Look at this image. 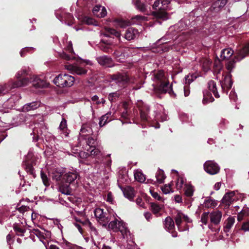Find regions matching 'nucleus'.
<instances>
[{"label":"nucleus","mask_w":249,"mask_h":249,"mask_svg":"<svg viewBox=\"0 0 249 249\" xmlns=\"http://www.w3.org/2000/svg\"><path fill=\"white\" fill-rule=\"evenodd\" d=\"M62 247L65 249H73L74 247H75V246L72 245V244H71V243L67 241H64L62 243Z\"/></svg>","instance_id":"4d7b16f0"},{"label":"nucleus","mask_w":249,"mask_h":249,"mask_svg":"<svg viewBox=\"0 0 249 249\" xmlns=\"http://www.w3.org/2000/svg\"><path fill=\"white\" fill-rule=\"evenodd\" d=\"M236 199L235 193L233 191L226 193L222 199V202L227 206H230Z\"/></svg>","instance_id":"ddd939ff"},{"label":"nucleus","mask_w":249,"mask_h":249,"mask_svg":"<svg viewBox=\"0 0 249 249\" xmlns=\"http://www.w3.org/2000/svg\"><path fill=\"white\" fill-rule=\"evenodd\" d=\"M39 106V103L34 102L25 104L23 107V109L24 111H29L37 108Z\"/></svg>","instance_id":"c85d7f7f"},{"label":"nucleus","mask_w":249,"mask_h":249,"mask_svg":"<svg viewBox=\"0 0 249 249\" xmlns=\"http://www.w3.org/2000/svg\"><path fill=\"white\" fill-rule=\"evenodd\" d=\"M64 50L69 53H74L72 42L71 41L66 42V47H65Z\"/></svg>","instance_id":"49530a36"},{"label":"nucleus","mask_w":249,"mask_h":249,"mask_svg":"<svg viewBox=\"0 0 249 249\" xmlns=\"http://www.w3.org/2000/svg\"><path fill=\"white\" fill-rule=\"evenodd\" d=\"M171 0H161L155 1L153 5V8L156 11L152 12V15L156 18L163 20H167L169 18L170 15L167 11L170 9L169 4Z\"/></svg>","instance_id":"f03ea898"},{"label":"nucleus","mask_w":249,"mask_h":249,"mask_svg":"<svg viewBox=\"0 0 249 249\" xmlns=\"http://www.w3.org/2000/svg\"><path fill=\"white\" fill-rule=\"evenodd\" d=\"M171 186V184H165L163 186L161 187V189L164 194H168L173 192Z\"/></svg>","instance_id":"79ce46f5"},{"label":"nucleus","mask_w":249,"mask_h":249,"mask_svg":"<svg viewBox=\"0 0 249 249\" xmlns=\"http://www.w3.org/2000/svg\"><path fill=\"white\" fill-rule=\"evenodd\" d=\"M30 69L29 68H25L19 71L16 74V77L18 79H21L22 77L29 75Z\"/></svg>","instance_id":"72a5a7b5"},{"label":"nucleus","mask_w":249,"mask_h":249,"mask_svg":"<svg viewBox=\"0 0 249 249\" xmlns=\"http://www.w3.org/2000/svg\"><path fill=\"white\" fill-rule=\"evenodd\" d=\"M133 3L136 6V8L142 12H144L146 10V6L140 2L139 0H133Z\"/></svg>","instance_id":"ea45409f"},{"label":"nucleus","mask_w":249,"mask_h":249,"mask_svg":"<svg viewBox=\"0 0 249 249\" xmlns=\"http://www.w3.org/2000/svg\"><path fill=\"white\" fill-rule=\"evenodd\" d=\"M229 97L231 100L234 102L236 101L237 100V95L235 92L232 90L231 91L230 94L229 95Z\"/></svg>","instance_id":"680f3d73"},{"label":"nucleus","mask_w":249,"mask_h":249,"mask_svg":"<svg viewBox=\"0 0 249 249\" xmlns=\"http://www.w3.org/2000/svg\"><path fill=\"white\" fill-rule=\"evenodd\" d=\"M29 79L33 83V86L36 88H46L49 86V83L36 76H33Z\"/></svg>","instance_id":"9d476101"},{"label":"nucleus","mask_w":249,"mask_h":249,"mask_svg":"<svg viewBox=\"0 0 249 249\" xmlns=\"http://www.w3.org/2000/svg\"><path fill=\"white\" fill-rule=\"evenodd\" d=\"M106 200L107 201L110 203H113V196H112V195L111 194V193H108L107 194V198H106Z\"/></svg>","instance_id":"338daca9"},{"label":"nucleus","mask_w":249,"mask_h":249,"mask_svg":"<svg viewBox=\"0 0 249 249\" xmlns=\"http://www.w3.org/2000/svg\"><path fill=\"white\" fill-rule=\"evenodd\" d=\"M186 184H184V181L183 178L181 177H178V178L177 179L176 182V187L178 190H180L183 188V186L186 187ZM184 194H187V189L185 187L184 188Z\"/></svg>","instance_id":"c9c22d12"},{"label":"nucleus","mask_w":249,"mask_h":249,"mask_svg":"<svg viewBox=\"0 0 249 249\" xmlns=\"http://www.w3.org/2000/svg\"><path fill=\"white\" fill-rule=\"evenodd\" d=\"M195 191V188L191 184L188 183V197L192 196Z\"/></svg>","instance_id":"603ef678"},{"label":"nucleus","mask_w":249,"mask_h":249,"mask_svg":"<svg viewBox=\"0 0 249 249\" xmlns=\"http://www.w3.org/2000/svg\"><path fill=\"white\" fill-rule=\"evenodd\" d=\"M119 96V94L117 92L110 93L108 95V99L111 102H113L114 99L118 98Z\"/></svg>","instance_id":"6e6d98bb"},{"label":"nucleus","mask_w":249,"mask_h":249,"mask_svg":"<svg viewBox=\"0 0 249 249\" xmlns=\"http://www.w3.org/2000/svg\"><path fill=\"white\" fill-rule=\"evenodd\" d=\"M95 143V141L93 138H88L87 144L91 149L90 156H97L98 155L97 150L94 147Z\"/></svg>","instance_id":"393cba45"},{"label":"nucleus","mask_w":249,"mask_h":249,"mask_svg":"<svg viewBox=\"0 0 249 249\" xmlns=\"http://www.w3.org/2000/svg\"><path fill=\"white\" fill-rule=\"evenodd\" d=\"M92 12L95 16L99 18H103L107 14L106 8L100 5L95 6L93 9Z\"/></svg>","instance_id":"f3484780"},{"label":"nucleus","mask_w":249,"mask_h":249,"mask_svg":"<svg viewBox=\"0 0 249 249\" xmlns=\"http://www.w3.org/2000/svg\"><path fill=\"white\" fill-rule=\"evenodd\" d=\"M242 230L245 231H249V222H247L244 223L242 227Z\"/></svg>","instance_id":"69168bd1"},{"label":"nucleus","mask_w":249,"mask_h":249,"mask_svg":"<svg viewBox=\"0 0 249 249\" xmlns=\"http://www.w3.org/2000/svg\"><path fill=\"white\" fill-rule=\"evenodd\" d=\"M94 213L98 221L103 226H106L110 220L109 214L107 213L104 212L103 209L101 208H96Z\"/></svg>","instance_id":"423d86ee"},{"label":"nucleus","mask_w":249,"mask_h":249,"mask_svg":"<svg viewBox=\"0 0 249 249\" xmlns=\"http://www.w3.org/2000/svg\"><path fill=\"white\" fill-rule=\"evenodd\" d=\"M60 55L62 58H63L66 60H70L71 59H74L75 58V57L73 55H70L67 54L64 52H62V53H60Z\"/></svg>","instance_id":"8fccbe9b"},{"label":"nucleus","mask_w":249,"mask_h":249,"mask_svg":"<svg viewBox=\"0 0 249 249\" xmlns=\"http://www.w3.org/2000/svg\"><path fill=\"white\" fill-rule=\"evenodd\" d=\"M205 205L208 208H213L217 205L216 201L214 199H209L205 201Z\"/></svg>","instance_id":"37998d69"},{"label":"nucleus","mask_w":249,"mask_h":249,"mask_svg":"<svg viewBox=\"0 0 249 249\" xmlns=\"http://www.w3.org/2000/svg\"><path fill=\"white\" fill-rule=\"evenodd\" d=\"M111 120V112H108L107 113L103 115L99 120V125L100 127H103L107 123Z\"/></svg>","instance_id":"5701e85b"},{"label":"nucleus","mask_w":249,"mask_h":249,"mask_svg":"<svg viewBox=\"0 0 249 249\" xmlns=\"http://www.w3.org/2000/svg\"><path fill=\"white\" fill-rule=\"evenodd\" d=\"M140 110L141 119L143 121H147L148 120L147 114L143 111L142 109H141Z\"/></svg>","instance_id":"e2e57ef3"},{"label":"nucleus","mask_w":249,"mask_h":249,"mask_svg":"<svg viewBox=\"0 0 249 249\" xmlns=\"http://www.w3.org/2000/svg\"><path fill=\"white\" fill-rule=\"evenodd\" d=\"M231 74L230 73L227 74L224 77V79L221 81V86L222 88H226L228 89H230L232 85V82L231 79Z\"/></svg>","instance_id":"4be33fe9"},{"label":"nucleus","mask_w":249,"mask_h":249,"mask_svg":"<svg viewBox=\"0 0 249 249\" xmlns=\"http://www.w3.org/2000/svg\"><path fill=\"white\" fill-rule=\"evenodd\" d=\"M75 81L74 77L67 74H60L53 80V83L60 88L71 87Z\"/></svg>","instance_id":"20e7f679"},{"label":"nucleus","mask_w":249,"mask_h":249,"mask_svg":"<svg viewBox=\"0 0 249 249\" xmlns=\"http://www.w3.org/2000/svg\"><path fill=\"white\" fill-rule=\"evenodd\" d=\"M222 213L219 211H215L210 213V218L211 223L214 225L218 224L221 220Z\"/></svg>","instance_id":"2eb2a0df"},{"label":"nucleus","mask_w":249,"mask_h":249,"mask_svg":"<svg viewBox=\"0 0 249 249\" xmlns=\"http://www.w3.org/2000/svg\"><path fill=\"white\" fill-rule=\"evenodd\" d=\"M163 207V205H160L157 203H151V209L154 214L158 213Z\"/></svg>","instance_id":"e433bc0d"},{"label":"nucleus","mask_w":249,"mask_h":249,"mask_svg":"<svg viewBox=\"0 0 249 249\" xmlns=\"http://www.w3.org/2000/svg\"><path fill=\"white\" fill-rule=\"evenodd\" d=\"M198 76V74L193 73L192 74H190V75H188V83H190L193 82L195 79H196L197 77Z\"/></svg>","instance_id":"13d9d810"},{"label":"nucleus","mask_w":249,"mask_h":249,"mask_svg":"<svg viewBox=\"0 0 249 249\" xmlns=\"http://www.w3.org/2000/svg\"><path fill=\"white\" fill-rule=\"evenodd\" d=\"M65 69L71 71L73 74L82 75L86 74L87 72V70L77 65H65Z\"/></svg>","instance_id":"6e6552de"},{"label":"nucleus","mask_w":249,"mask_h":249,"mask_svg":"<svg viewBox=\"0 0 249 249\" xmlns=\"http://www.w3.org/2000/svg\"><path fill=\"white\" fill-rule=\"evenodd\" d=\"M135 179L139 182H143L145 180V176L140 170H136L134 172Z\"/></svg>","instance_id":"2f4dec72"},{"label":"nucleus","mask_w":249,"mask_h":249,"mask_svg":"<svg viewBox=\"0 0 249 249\" xmlns=\"http://www.w3.org/2000/svg\"><path fill=\"white\" fill-rule=\"evenodd\" d=\"M248 54H249V44H247L241 50H239L235 56V59L233 61H230L226 64L227 69L231 72L232 69L234 67L235 63L236 61H239L243 59Z\"/></svg>","instance_id":"39448f33"},{"label":"nucleus","mask_w":249,"mask_h":249,"mask_svg":"<svg viewBox=\"0 0 249 249\" xmlns=\"http://www.w3.org/2000/svg\"><path fill=\"white\" fill-rule=\"evenodd\" d=\"M169 88V83L162 82L160 84L159 89L162 92H166L168 91Z\"/></svg>","instance_id":"a18cd8bd"},{"label":"nucleus","mask_w":249,"mask_h":249,"mask_svg":"<svg viewBox=\"0 0 249 249\" xmlns=\"http://www.w3.org/2000/svg\"><path fill=\"white\" fill-rule=\"evenodd\" d=\"M156 178L157 183L161 184L164 181L166 176L164 173V171L161 169H158L156 174Z\"/></svg>","instance_id":"7c9ffc66"},{"label":"nucleus","mask_w":249,"mask_h":249,"mask_svg":"<svg viewBox=\"0 0 249 249\" xmlns=\"http://www.w3.org/2000/svg\"><path fill=\"white\" fill-rule=\"evenodd\" d=\"M92 249H110L108 246H107L104 244L101 245L100 241L98 243H97L96 246H92Z\"/></svg>","instance_id":"09e8293b"},{"label":"nucleus","mask_w":249,"mask_h":249,"mask_svg":"<svg viewBox=\"0 0 249 249\" xmlns=\"http://www.w3.org/2000/svg\"><path fill=\"white\" fill-rule=\"evenodd\" d=\"M86 132H88V134H90L92 133V130L90 127L87 126V125H83L81 129V133H84Z\"/></svg>","instance_id":"5fc2aeb1"},{"label":"nucleus","mask_w":249,"mask_h":249,"mask_svg":"<svg viewBox=\"0 0 249 249\" xmlns=\"http://www.w3.org/2000/svg\"><path fill=\"white\" fill-rule=\"evenodd\" d=\"M38 236L40 239V241L45 245V243L42 240L46 238H50L51 237V233L49 231L40 232L37 233Z\"/></svg>","instance_id":"4c0bfd02"},{"label":"nucleus","mask_w":249,"mask_h":249,"mask_svg":"<svg viewBox=\"0 0 249 249\" xmlns=\"http://www.w3.org/2000/svg\"><path fill=\"white\" fill-rule=\"evenodd\" d=\"M108 32L115 36H116L117 38H118L119 40H120V36H121V34L119 32L116 31L115 29H110L109 28L108 29Z\"/></svg>","instance_id":"864d4df0"},{"label":"nucleus","mask_w":249,"mask_h":249,"mask_svg":"<svg viewBox=\"0 0 249 249\" xmlns=\"http://www.w3.org/2000/svg\"><path fill=\"white\" fill-rule=\"evenodd\" d=\"M165 228L169 232L172 233V235L173 237L177 236L176 232H172V231L175 228V224L173 220L170 217H167L164 221Z\"/></svg>","instance_id":"4468645a"},{"label":"nucleus","mask_w":249,"mask_h":249,"mask_svg":"<svg viewBox=\"0 0 249 249\" xmlns=\"http://www.w3.org/2000/svg\"><path fill=\"white\" fill-rule=\"evenodd\" d=\"M144 216L145 219L148 221H150L152 217L151 213L149 212L144 213Z\"/></svg>","instance_id":"774afa93"},{"label":"nucleus","mask_w":249,"mask_h":249,"mask_svg":"<svg viewBox=\"0 0 249 249\" xmlns=\"http://www.w3.org/2000/svg\"><path fill=\"white\" fill-rule=\"evenodd\" d=\"M11 90L10 86L8 84L0 85V94H5Z\"/></svg>","instance_id":"a19ab883"},{"label":"nucleus","mask_w":249,"mask_h":249,"mask_svg":"<svg viewBox=\"0 0 249 249\" xmlns=\"http://www.w3.org/2000/svg\"><path fill=\"white\" fill-rule=\"evenodd\" d=\"M233 53L234 51L231 48H226L221 51L220 57L222 60L229 59L233 55Z\"/></svg>","instance_id":"a878e982"},{"label":"nucleus","mask_w":249,"mask_h":249,"mask_svg":"<svg viewBox=\"0 0 249 249\" xmlns=\"http://www.w3.org/2000/svg\"><path fill=\"white\" fill-rule=\"evenodd\" d=\"M24 163L25 169L28 173L33 175L34 173L33 166L36 164L33 157H26Z\"/></svg>","instance_id":"f8f14e48"},{"label":"nucleus","mask_w":249,"mask_h":249,"mask_svg":"<svg viewBox=\"0 0 249 249\" xmlns=\"http://www.w3.org/2000/svg\"><path fill=\"white\" fill-rule=\"evenodd\" d=\"M187 217L185 215L180 212H178L175 218V221L178 229L180 228L182 223H185L186 224Z\"/></svg>","instance_id":"aec40b11"},{"label":"nucleus","mask_w":249,"mask_h":249,"mask_svg":"<svg viewBox=\"0 0 249 249\" xmlns=\"http://www.w3.org/2000/svg\"><path fill=\"white\" fill-rule=\"evenodd\" d=\"M214 100L212 96V94L209 91H204L203 92V104H207L208 103L212 102Z\"/></svg>","instance_id":"f704fd0d"},{"label":"nucleus","mask_w":249,"mask_h":249,"mask_svg":"<svg viewBox=\"0 0 249 249\" xmlns=\"http://www.w3.org/2000/svg\"><path fill=\"white\" fill-rule=\"evenodd\" d=\"M58 129L63 132L66 137H68L69 134V131L67 128V123L66 120L63 118L59 124Z\"/></svg>","instance_id":"bb28decb"},{"label":"nucleus","mask_w":249,"mask_h":249,"mask_svg":"<svg viewBox=\"0 0 249 249\" xmlns=\"http://www.w3.org/2000/svg\"><path fill=\"white\" fill-rule=\"evenodd\" d=\"M208 85L209 90L213 93L216 98H219V95L218 94L217 91V88L215 82L211 80L208 82Z\"/></svg>","instance_id":"cd10ccee"},{"label":"nucleus","mask_w":249,"mask_h":249,"mask_svg":"<svg viewBox=\"0 0 249 249\" xmlns=\"http://www.w3.org/2000/svg\"><path fill=\"white\" fill-rule=\"evenodd\" d=\"M209 215V213H204L202 214L201 220L203 224L206 225L207 223L208 218L210 217Z\"/></svg>","instance_id":"3c124183"},{"label":"nucleus","mask_w":249,"mask_h":249,"mask_svg":"<svg viewBox=\"0 0 249 249\" xmlns=\"http://www.w3.org/2000/svg\"><path fill=\"white\" fill-rule=\"evenodd\" d=\"M18 209L20 213H24L25 212L28 211L30 209L29 207L22 205L19 207Z\"/></svg>","instance_id":"052dcab7"},{"label":"nucleus","mask_w":249,"mask_h":249,"mask_svg":"<svg viewBox=\"0 0 249 249\" xmlns=\"http://www.w3.org/2000/svg\"><path fill=\"white\" fill-rule=\"evenodd\" d=\"M204 169L208 174L213 175L217 174L220 170L218 165L213 161H207L204 164Z\"/></svg>","instance_id":"0eeeda50"},{"label":"nucleus","mask_w":249,"mask_h":249,"mask_svg":"<svg viewBox=\"0 0 249 249\" xmlns=\"http://www.w3.org/2000/svg\"><path fill=\"white\" fill-rule=\"evenodd\" d=\"M14 229L16 234L18 236H23L24 232H25V230L19 227L18 225H14Z\"/></svg>","instance_id":"c03bdc74"},{"label":"nucleus","mask_w":249,"mask_h":249,"mask_svg":"<svg viewBox=\"0 0 249 249\" xmlns=\"http://www.w3.org/2000/svg\"><path fill=\"white\" fill-rule=\"evenodd\" d=\"M114 54L115 56H121L122 55L124 56V53L122 51V49H120L119 50H116L114 52Z\"/></svg>","instance_id":"0e129e2a"},{"label":"nucleus","mask_w":249,"mask_h":249,"mask_svg":"<svg viewBox=\"0 0 249 249\" xmlns=\"http://www.w3.org/2000/svg\"><path fill=\"white\" fill-rule=\"evenodd\" d=\"M235 222V218L233 216L229 217L224 222V231L228 232L232 228Z\"/></svg>","instance_id":"412c9836"},{"label":"nucleus","mask_w":249,"mask_h":249,"mask_svg":"<svg viewBox=\"0 0 249 249\" xmlns=\"http://www.w3.org/2000/svg\"><path fill=\"white\" fill-rule=\"evenodd\" d=\"M97 60L101 65L109 67L111 63V59L106 55L97 58Z\"/></svg>","instance_id":"b1692460"},{"label":"nucleus","mask_w":249,"mask_h":249,"mask_svg":"<svg viewBox=\"0 0 249 249\" xmlns=\"http://www.w3.org/2000/svg\"><path fill=\"white\" fill-rule=\"evenodd\" d=\"M18 79V80L15 82L10 81L8 83L10 86L11 89L14 88H18L26 86L31 83V81L29 78H23L22 79Z\"/></svg>","instance_id":"1a4fd4ad"},{"label":"nucleus","mask_w":249,"mask_h":249,"mask_svg":"<svg viewBox=\"0 0 249 249\" xmlns=\"http://www.w3.org/2000/svg\"><path fill=\"white\" fill-rule=\"evenodd\" d=\"M113 22L115 26L120 28H125L131 24L130 21L123 19H115Z\"/></svg>","instance_id":"c756f323"},{"label":"nucleus","mask_w":249,"mask_h":249,"mask_svg":"<svg viewBox=\"0 0 249 249\" xmlns=\"http://www.w3.org/2000/svg\"><path fill=\"white\" fill-rule=\"evenodd\" d=\"M108 228L113 231H120L122 238L127 241L130 237V232L128 229L125 223L122 221L116 219L111 221L108 225Z\"/></svg>","instance_id":"7ed1b4c3"},{"label":"nucleus","mask_w":249,"mask_h":249,"mask_svg":"<svg viewBox=\"0 0 249 249\" xmlns=\"http://www.w3.org/2000/svg\"><path fill=\"white\" fill-rule=\"evenodd\" d=\"M56 16L57 18L61 21H71V19L73 18V17L71 14H66L64 15H59V11H57L56 12Z\"/></svg>","instance_id":"473e14b6"},{"label":"nucleus","mask_w":249,"mask_h":249,"mask_svg":"<svg viewBox=\"0 0 249 249\" xmlns=\"http://www.w3.org/2000/svg\"><path fill=\"white\" fill-rule=\"evenodd\" d=\"M214 73H219L220 72L222 65L219 60H216L214 63Z\"/></svg>","instance_id":"58836bf2"},{"label":"nucleus","mask_w":249,"mask_h":249,"mask_svg":"<svg viewBox=\"0 0 249 249\" xmlns=\"http://www.w3.org/2000/svg\"><path fill=\"white\" fill-rule=\"evenodd\" d=\"M138 34L139 31L138 30L129 28L126 30L124 37L127 40H131L136 37Z\"/></svg>","instance_id":"a211bd4d"},{"label":"nucleus","mask_w":249,"mask_h":249,"mask_svg":"<svg viewBox=\"0 0 249 249\" xmlns=\"http://www.w3.org/2000/svg\"><path fill=\"white\" fill-rule=\"evenodd\" d=\"M51 176L53 180L60 182L58 190L66 195L71 194L70 185L74 183L80 177L76 169H67L62 167L53 168L51 172Z\"/></svg>","instance_id":"f257e3e1"},{"label":"nucleus","mask_w":249,"mask_h":249,"mask_svg":"<svg viewBox=\"0 0 249 249\" xmlns=\"http://www.w3.org/2000/svg\"><path fill=\"white\" fill-rule=\"evenodd\" d=\"M112 81H114L120 85H124L128 81V76L125 73H118L111 75Z\"/></svg>","instance_id":"9b49d317"},{"label":"nucleus","mask_w":249,"mask_h":249,"mask_svg":"<svg viewBox=\"0 0 249 249\" xmlns=\"http://www.w3.org/2000/svg\"><path fill=\"white\" fill-rule=\"evenodd\" d=\"M124 196L131 200L133 199L135 192L134 189L130 186H126L124 188H121Z\"/></svg>","instance_id":"6ab92c4d"},{"label":"nucleus","mask_w":249,"mask_h":249,"mask_svg":"<svg viewBox=\"0 0 249 249\" xmlns=\"http://www.w3.org/2000/svg\"><path fill=\"white\" fill-rule=\"evenodd\" d=\"M151 196L156 199L158 200H161V197L159 195V194L156 192L150 191Z\"/></svg>","instance_id":"bf43d9fd"},{"label":"nucleus","mask_w":249,"mask_h":249,"mask_svg":"<svg viewBox=\"0 0 249 249\" xmlns=\"http://www.w3.org/2000/svg\"><path fill=\"white\" fill-rule=\"evenodd\" d=\"M40 175L44 184L46 186H48L49 185V180L47 175L42 172H41Z\"/></svg>","instance_id":"de8ad7c7"},{"label":"nucleus","mask_w":249,"mask_h":249,"mask_svg":"<svg viewBox=\"0 0 249 249\" xmlns=\"http://www.w3.org/2000/svg\"><path fill=\"white\" fill-rule=\"evenodd\" d=\"M91 238L92 244L94 246L97 245V243H98L99 241L101 240V238L98 235V231L96 228L89 224Z\"/></svg>","instance_id":"dca6fc26"}]
</instances>
